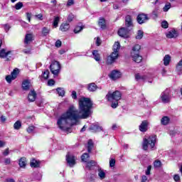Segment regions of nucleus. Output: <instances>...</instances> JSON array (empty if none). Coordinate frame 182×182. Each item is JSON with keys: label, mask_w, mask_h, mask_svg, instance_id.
<instances>
[{"label": "nucleus", "mask_w": 182, "mask_h": 182, "mask_svg": "<svg viewBox=\"0 0 182 182\" xmlns=\"http://www.w3.org/2000/svg\"><path fill=\"white\" fill-rule=\"evenodd\" d=\"M93 106V102L90 98L85 97L79 100L80 111L71 105L68 110L63 113L58 119L57 125L60 130H66L69 126H75L79 123L80 119H87L92 112L90 109Z\"/></svg>", "instance_id": "obj_1"}, {"label": "nucleus", "mask_w": 182, "mask_h": 182, "mask_svg": "<svg viewBox=\"0 0 182 182\" xmlns=\"http://www.w3.org/2000/svg\"><path fill=\"white\" fill-rule=\"evenodd\" d=\"M157 140V136L156 135H151L148 137L144 138L142 142L143 150H156V141Z\"/></svg>", "instance_id": "obj_2"}, {"label": "nucleus", "mask_w": 182, "mask_h": 182, "mask_svg": "<svg viewBox=\"0 0 182 182\" xmlns=\"http://www.w3.org/2000/svg\"><path fill=\"white\" fill-rule=\"evenodd\" d=\"M141 46L139 44L135 45L132 50L131 56L136 63H140L143 60V57L140 55Z\"/></svg>", "instance_id": "obj_3"}, {"label": "nucleus", "mask_w": 182, "mask_h": 182, "mask_svg": "<svg viewBox=\"0 0 182 182\" xmlns=\"http://www.w3.org/2000/svg\"><path fill=\"white\" fill-rule=\"evenodd\" d=\"M60 63L58 61H52L50 65V70L54 76H58L60 73Z\"/></svg>", "instance_id": "obj_4"}, {"label": "nucleus", "mask_w": 182, "mask_h": 182, "mask_svg": "<svg viewBox=\"0 0 182 182\" xmlns=\"http://www.w3.org/2000/svg\"><path fill=\"white\" fill-rule=\"evenodd\" d=\"M108 102H113V100L118 101L122 99V92L120 91H115L113 93L108 92L106 95Z\"/></svg>", "instance_id": "obj_5"}, {"label": "nucleus", "mask_w": 182, "mask_h": 182, "mask_svg": "<svg viewBox=\"0 0 182 182\" xmlns=\"http://www.w3.org/2000/svg\"><path fill=\"white\" fill-rule=\"evenodd\" d=\"M171 97L170 96V90L166 89L161 94V100L162 103H168Z\"/></svg>", "instance_id": "obj_6"}, {"label": "nucleus", "mask_w": 182, "mask_h": 182, "mask_svg": "<svg viewBox=\"0 0 182 182\" xmlns=\"http://www.w3.org/2000/svg\"><path fill=\"white\" fill-rule=\"evenodd\" d=\"M19 74V69L15 68L11 75H9L6 77V80L8 83H11L12 80H15V78L18 77Z\"/></svg>", "instance_id": "obj_7"}, {"label": "nucleus", "mask_w": 182, "mask_h": 182, "mask_svg": "<svg viewBox=\"0 0 182 182\" xmlns=\"http://www.w3.org/2000/svg\"><path fill=\"white\" fill-rule=\"evenodd\" d=\"M66 161L69 167H75V165L76 164V157L68 154L66 155Z\"/></svg>", "instance_id": "obj_8"}, {"label": "nucleus", "mask_w": 182, "mask_h": 182, "mask_svg": "<svg viewBox=\"0 0 182 182\" xmlns=\"http://www.w3.org/2000/svg\"><path fill=\"white\" fill-rule=\"evenodd\" d=\"M12 56V51L6 50V49L3 48L0 50V58L1 59H5L6 58L7 60H9V58Z\"/></svg>", "instance_id": "obj_9"}, {"label": "nucleus", "mask_w": 182, "mask_h": 182, "mask_svg": "<svg viewBox=\"0 0 182 182\" xmlns=\"http://www.w3.org/2000/svg\"><path fill=\"white\" fill-rule=\"evenodd\" d=\"M117 58H119V53H116V51H113L110 54V55H109L107 58V63L109 65H112V63H113V62H114V60H116Z\"/></svg>", "instance_id": "obj_10"}, {"label": "nucleus", "mask_w": 182, "mask_h": 182, "mask_svg": "<svg viewBox=\"0 0 182 182\" xmlns=\"http://www.w3.org/2000/svg\"><path fill=\"white\" fill-rule=\"evenodd\" d=\"M148 19L149 17L147 16V14H140L137 16V22L139 23V25L145 23V22H147Z\"/></svg>", "instance_id": "obj_11"}, {"label": "nucleus", "mask_w": 182, "mask_h": 182, "mask_svg": "<svg viewBox=\"0 0 182 182\" xmlns=\"http://www.w3.org/2000/svg\"><path fill=\"white\" fill-rule=\"evenodd\" d=\"M90 130L92 133H97V132H103V127H100L99 123H95L90 127Z\"/></svg>", "instance_id": "obj_12"}, {"label": "nucleus", "mask_w": 182, "mask_h": 182, "mask_svg": "<svg viewBox=\"0 0 182 182\" xmlns=\"http://www.w3.org/2000/svg\"><path fill=\"white\" fill-rule=\"evenodd\" d=\"M130 30L127 28H122L118 31V35L121 36V38H129V32Z\"/></svg>", "instance_id": "obj_13"}, {"label": "nucleus", "mask_w": 182, "mask_h": 182, "mask_svg": "<svg viewBox=\"0 0 182 182\" xmlns=\"http://www.w3.org/2000/svg\"><path fill=\"white\" fill-rule=\"evenodd\" d=\"M148 129H149V122L147 120L142 121L141 124L139 125L140 132H142V133H144Z\"/></svg>", "instance_id": "obj_14"}, {"label": "nucleus", "mask_w": 182, "mask_h": 182, "mask_svg": "<svg viewBox=\"0 0 182 182\" xmlns=\"http://www.w3.org/2000/svg\"><path fill=\"white\" fill-rule=\"evenodd\" d=\"M166 38L168 39H172V38H177L178 36V33L177 31L172 29L169 31H168L166 34Z\"/></svg>", "instance_id": "obj_15"}, {"label": "nucleus", "mask_w": 182, "mask_h": 182, "mask_svg": "<svg viewBox=\"0 0 182 182\" xmlns=\"http://www.w3.org/2000/svg\"><path fill=\"white\" fill-rule=\"evenodd\" d=\"M121 77H122V73L117 70L112 71L109 75V77L112 80H117V79H119Z\"/></svg>", "instance_id": "obj_16"}, {"label": "nucleus", "mask_w": 182, "mask_h": 182, "mask_svg": "<svg viewBox=\"0 0 182 182\" xmlns=\"http://www.w3.org/2000/svg\"><path fill=\"white\" fill-rule=\"evenodd\" d=\"M30 166L33 168H38L41 167V161H38L35 159H32L30 161Z\"/></svg>", "instance_id": "obj_17"}, {"label": "nucleus", "mask_w": 182, "mask_h": 182, "mask_svg": "<svg viewBox=\"0 0 182 182\" xmlns=\"http://www.w3.org/2000/svg\"><path fill=\"white\" fill-rule=\"evenodd\" d=\"M22 88L23 90H29L31 89V81L25 80L22 82Z\"/></svg>", "instance_id": "obj_18"}, {"label": "nucleus", "mask_w": 182, "mask_h": 182, "mask_svg": "<svg viewBox=\"0 0 182 182\" xmlns=\"http://www.w3.org/2000/svg\"><path fill=\"white\" fill-rule=\"evenodd\" d=\"M125 26H127V28H130L133 26V21L132 20V16L129 15L125 17Z\"/></svg>", "instance_id": "obj_19"}, {"label": "nucleus", "mask_w": 182, "mask_h": 182, "mask_svg": "<svg viewBox=\"0 0 182 182\" xmlns=\"http://www.w3.org/2000/svg\"><path fill=\"white\" fill-rule=\"evenodd\" d=\"M135 79L137 82H144L147 79V76L138 73L135 75Z\"/></svg>", "instance_id": "obj_20"}, {"label": "nucleus", "mask_w": 182, "mask_h": 182, "mask_svg": "<svg viewBox=\"0 0 182 182\" xmlns=\"http://www.w3.org/2000/svg\"><path fill=\"white\" fill-rule=\"evenodd\" d=\"M70 28V26L68 23H63L60 26V31L62 32H67V31H69V28Z\"/></svg>", "instance_id": "obj_21"}, {"label": "nucleus", "mask_w": 182, "mask_h": 182, "mask_svg": "<svg viewBox=\"0 0 182 182\" xmlns=\"http://www.w3.org/2000/svg\"><path fill=\"white\" fill-rule=\"evenodd\" d=\"M36 100V92L34 90H31L28 94L29 102H35Z\"/></svg>", "instance_id": "obj_22"}, {"label": "nucleus", "mask_w": 182, "mask_h": 182, "mask_svg": "<svg viewBox=\"0 0 182 182\" xmlns=\"http://www.w3.org/2000/svg\"><path fill=\"white\" fill-rule=\"evenodd\" d=\"M33 39V36L32 34L31 33L26 34L24 40V43H26V45H29V43L32 42Z\"/></svg>", "instance_id": "obj_23"}, {"label": "nucleus", "mask_w": 182, "mask_h": 182, "mask_svg": "<svg viewBox=\"0 0 182 182\" xmlns=\"http://www.w3.org/2000/svg\"><path fill=\"white\" fill-rule=\"evenodd\" d=\"M98 25L101 29H106V20L103 17L100 18Z\"/></svg>", "instance_id": "obj_24"}, {"label": "nucleus", "mask_w": 182, "mask_h": 182, "mask_svg": "<svg viewBox=\"0 0 182 182\" xmlns=\"http://www.w3.org/2000/svg\"><path fill=\"white\" fill-rule=\"evenodd\" d=\"M41 33L43 36H48L50 33V28L44 26L41 29Z\"/></svg>", "instance_id": "obj_25"}, {"label": "nucleus", "mask_w": 182, "mask_h": 182, "mask_svg": "<svg viewBox=\"0 0 182 182\" xmlns=\"http://www.w3.org/2000/svg\"><path fill=\"white\" fill-rule=\"evenodd\" d=\"M98 176L100 180H105V178H106V173L102 168H98Z\"/></svg>", "instance_id": "obj_26"}, {"label": "nucleus", "mask_w": 182, "mask_h": 182, "mask_svg": "<svg viewBox=\"0 0 182 182\" xmlns=\"http://www.w3.org/2000/svg\"><path fill=\"white\" fill-rule=\"evenodd\" d=\"M97 90V85L95 83H90L87 85V90L89 92H96Z\"/></svg>", "instance_id": "obj_27"}, {"label": "nucleus", "mask_w": 182, "mask_h": 182, "mask_svg": "<svg viewBox=\"0 0 182 182\" xmlns=\"http://www.w3.org/2000/svg\"><path fill=\"white\" fill-rule=\"evenodd\" d=\"M171 60V57L169 55H166L164 58V65H165V66H168V65H170Z\"/></svg>", "instance_id": "obj_28"}, {"label": "nucleus", "mask_w": 182, "mask_h": 182, "mask_svg": "<svg viewBox=\"0 0 182 182\" xmlns=\"http://www.w3.org/2000/svg\"><path fill=\"white\" fill-rule=\"evenodd\" d=\"M92 55L94 56V59L96 60V62L100 61V54L99 53V51L93 50Z\"/></svg>", "instance_id": "obj_29"}, {"label": "nucleus", "mask_w": 182, "mask_h": 182, "mask_svg": "<svg viewBox=\"0 0 182 182\" xmlns=\"http://www.w3.org/2000/svg\"><path fill=\"white\" fill-rule=\"evenodd\" d=\"M96 164H97V163H96V161L92 160L90 162L87 163L86 168H88V170H92V168L95 167V166H96Z\"/></svg>", "instance_id": "obj_30"}, {"label": "nucleus", "mask_w": 182, "mask_h": 182, "mask_svg": "<svg viewBox=\"0 0 182 182\" xmlns=\"http://www.w3.org/2000/svg\"><path fill=\"white\" fill-rule=\"evenodd\" d=\"M169 122H170V118H168V117H164L161 119V123L164 126H167V124H168Z\"/></svg>", "instance_id": "obj_31"}, {"label": "nucleus", "mask_w": 182, "mask_h": 182, "mask_svg": "<svg viewBox=\"0 0 182 182\" xmlns=\"http://www.w3.org/2000/svg\"><path fill=\"white\" fill-rule=\"evenodd\" d=\"M18 166L20 167L23 168L26 166V159L25 158H21L18 161Z\"/></svg>", "instance_id": "obj_32"}, {"label": "nucleus", "mask_w": 182, "mask_h": 182, "mask_svg": "<svg viewBox=\"0 0 182 182\" xmlns=\"http://www.w3.org/2000/svg\"><path fill=\"white\" fill-rule=\"evenodd\" d=\"M60 21V18L59 16L54 17V20H53V27L54 28H58Z\"/></svg>", "instance_id": "obj_33"}, {"label": "nucleus", "mask_w": 182, "mask_h": 182, "mask_svg": "<svg viewBox=\"0 0 182 182\" xmlns=\"http://www.w3.org/2000/svg\"><path fill=\"white\" fill-rule=\"evenodd\" d=\"M113 50L114 52H116L117 53H119V50H120V43L115 42L113 46Z\"/></svg>", "instance_id": "obj_34"}, {"label": "nucleus", "mask_w": 182, "mask_h": 182, "mask_svg": "<svg viewBox=\"0 0 182 182\" xmlns=\"http://www.w3.org/2000/svg\"><path fill=\"white\" fill-rule=\"evenodd\" d=\"M21 127H22V122H21V121H17L14 123V129L15 130H19V129H21Z\"/></svg>", "instance_id": "obj_35"}, {"label": "nucleus", "mask_w": 182, "mask_h": 182, "mask_svg": "<svg viewBox=\"0 0 182 182\" xmlns=\"http://www.w3.org/2000/svg\"><path fill=\"white\" fill-rule=\"evenodd\" d=\"M92 149H93V141H92V139H90L87 143L88 153H90L92 151Z\"/></svg>", "instance_id": "obj_36"}, {"label": "nucleus", "mask_w": 182, "mask_h": 182, "mask_svg": "<svg viewBox=\"0 0 182 182\" xmlns=\"http://www.w3.org/2000/svg\"><path fill=\"white\" fill-rule=\"evenodd\" d=\"M81 160L82 161H84L85 163H86V161L89 160V154L87 153L83 154L81 156Z\"/></svg>", "instance_id": "obj_37"}, {"label": "nucleus", "mask_w": 182, "mask_h": 182, "mask_svg": "<svg viewBox=\"0 0 182 182\" xmlns=\"http://www.w3.org/2000/svg\"><path fill=\"white\" fill-rule=\"evenodd\" d=\"M57 92L58 93V95L61 96V97H63V96H65V90L63 88H57Z\"/></svg>", "instance_id": "obj_38"}, {"label": "nucleus", "mask_w": 182, "mask_h": 182, "mask_svg": "<svg viewBox=\"0 0 182 182\" xmlns=\"http://www.w3.org/2000/svg\"><path fill=\"white\" fill-rule=\"evenodd\" d=\"M170 8H171V4H170L168 2L166 3L163 8L164 12H168V9H170Z\"/></svg>", "instance_id": "obj_39"}, {"label": "nucleus", "mask_w": 182, "mask_h": 182, "mask_svg": "<svg viewBox=\"0 0 182 182\" xmlns=\"http://www.w3.org/2000/svg\"><path fill=\"white\" fill-rule=\"evenodd\" d=\"M154 167H155V168H159V167H161V161L156 160L154 162Z\"/></svg>", "instance_id": "obj_40"}, {"label": "nucleus", "mask_w": 182, "mask_h": 182, "mask_svg": "<svg viewBox=\"0 0 182 182\" xmlns=\"http://www.w3.org/2000/svg\"><path fill=\"white\" fill-rule=\"evenodd\" d=\"M144 32L141 30H139L136 36V39H141L143 38Z\"/></svg>", "instance_id": "obj_41"}, {"label": "nucleus", "mask_w": 182, "mask_h": 182, "mask_svg": "<svg viewBox=\"0 0 182 182\" xmlns=\"http://www.w3.org/2000/svg\"><path fill=\"white\" fill-rule=\"evenodd\" d=\"M23 7V4L21 1L18 2L15 5V9H16V11H19V9H21Z\"/></svg>", "instance_id": "obj_42"}, {"label": "nucleus", "mask_w": 182, "mask_h": 182, "mask_svg": "<svg viewBox=\"0 0 182 182\" xmlns=\"http://www.w3.org/2000/svg\"><path fill=\"white\" fill-rule=\"evenodd\" d=\"M82 31H83V26H77L74 29L75 33H79L80 32H82Z\"/></svg>", "instance_id": "obj_43"}, {"label": "nucleus", "mask_w": 182, "mask_h": 182, "mask_svg": "<svg viewBox=\"0 0 182 182\" xmlns=\"http://www.w3.org/2000/svg\"><path fill=\"white\" fill-rule=\"evenodd\" d=\"M43 79H49V70H46L43 73Z\"/></svg>", "instance_id": "obj_44"}, {"label": "nucleus", "mask_w": 182, "mask_h": 182, "mask_svg": "<svg viewBox=\"0 0 182 182\" xmlns=\"http://www.w3.org/2000/svg\"><path fill=\"white\" fill-rule=\"evenodd\" d=\"M161 26L164 29H167L168 28V23L166 21H164L161 22Z\"/></svg>", "instance_id": "obj_45"}, {"label": "nucleus", "mask_w": 182, "mask_h": 182, "mask_svg": "<svg viewBox=\"0 0 182 182\" xmlns=\"http://www.w3.org/2000/svg\"><path fill=\"white\" fill-rule=\"evenodd\" d=\"M114 166H116V160L111 159L109 160V167H114Z\"/></svg>", "instance_id": "obj_46"}, {"label": "nucleus", "mask_w": 182, "mask_h": 182, "mask_svg": "<svg viewBox=\"0 0 182 182\" xmlns=\"http://www.w3.org/2000/svg\"><path fill=\"white\" fill-rule=\"evenodd\" d=\"M33 130H35V127L34 126H29L27 128V132L31 134V133H33Z\"/></svg>", "instance_id": "obj_47"}, {"label": "nucleus", "mask_w": 182, "mask_h": 182, "mask_svg": "<svg viewBox=\"0 0 182 182\" xmlns=\"http://www.w3.org/2000/svg\"><path fill=\"white\" fill-rule=\"evenodd\" d=\"M117 106H119V101H115L114 102H112L111 105V107H112V109H116Z\"/></svg>", "instance_id": "obj_48"}, {"label": "nucleus", "mask_w": 182, "mask_h": 182, "mask_svg": "<svg viewBox=\"0 0 182 182\" xmlns=\"http://www.w3.org/2000/svg\"><path fill=\"white\" fill-rule=\"evenodd\" d=\"M4 164H6V166H8L9 164H11V158L4 159Z\"/></svg>", "instance_id": "obj_49"}, {"label": "nucleus", "mask_w": 182, "mask_h": 182, "mask_svg": "<svg viewBox=\"0 0 182 182\" xmlns=\"http://www.w3.org/2000/svg\"><path fill=\"white\" fill-rule=\"evenodd\" d=\"M150 171H151V165H149L147 168H146V176H150Z\"/></svg>", "instance_id": "obj_50"}, {"label": "nucleus", "mask_w": 182, "mask_h": 182, "mask_svg": "<svg viewBox=\"0 0 182 182\" xmlns=\"http://www.w3.org/2000/svg\"><path fill=\"white\" fill-rule=\"evenodd\" d=\"M55 46L56 48H60V47L62 46V41H60V40H58V41L55 42Z\"/></svg>", "instance_id": "obj_51"}, {"label": "nucleus", "mask_w": 182, "mask_h": 182, "mask_svg": "<svg viewBox=\"0 0 182 182\" xmlns=\"http://www.w3.org/2000/svg\"><path fill=\"white\" fill-rule=\"evenodd\" d=\"M173 180L176 182H180V176L178 174H176L173 176Z\"/></svg>", "instance_id": "obj_52"}, {"label": "nucleus", "mask_w": 182, "mask_h": 182, "mask_svg": "<svg viewBox=\"0 0 182 182\" xmlns=\"http://www.w3.org/2000/svg\"><path fill=\"white\" fill-rule=\"evenodd\" d=\"M73 14H69L67 18L68 22H72L73 21Z\"/></svg>", "instance_id": "obj_53"}, {"label": "nucleus", "mask_w": 182, "mask_h": 182, "mask_svg": "<svg viewBox=\"0 0 182 182\" xmlns=\"http://www.w3.org/2000/svg\"><path fill=\"white\" fill-rule=\"evenodd\" d=\"M73 4H75L74 0H68L67 2V6H72V5H73Z\"/></svg>", "instance_id": "obj_54"}, {"label": "nucleus", "mask_w": 182, "mask_h": 182, "mask_svg": "<svg viewBox=\"0 0 182 182\" xmlns=\"http://www.w3.org/2000/svg\"><path fill=\"white\" fill-rule=\"evenodd\" d=\"M48 86H53V85H55V80L52 79L49 80L48 82Z\"/></svg>", "instance_id": "obj_55"}, {"label": "nucleus", "mask_w": 182, "mask_h": 182, "mask_svg": "<svg viewBox=\"0 0 182 182\" xmlns=\"http://www.w3.org/2000/svg\"><path fill=\"white\" fill-rule=\"evenodd\" d=\"M26 18H27L28 22H31V18H32V14L26 13Z\"/></svg>", "instance_id": "obj_56"}, {"label": "nucleus", "mask_w": 182, "mask_h": 182, "mask_svg": "<svg viewBox=\"0 0 182 182\" xmlns=\"http://www.w3.org/2000/svg\"><path fill=\"white\" fill-rule=\"evenodd\" d=\"M36 18H37V19H39L40 21H43V16L42 14H38L35 16Z\"/></svg>", "instance_id": "obj_57"}, {"label": "nucleus", "mask_w": 182, "mask_h": 182, "mask_svg": "<svg viewBox=\"0 0 182 182\" xmlns=\"http://www.w3.org/2000/svg\"><path fill=\"white\" fill-rule=\"evenodd\" d=\"M73 99H77V95L76 94V91H73L71 95Z\"/></svg>", "instance_id": "obj_58"}, {"label": "nucleus", "mask_w": 182, "mask_h": 182, "mask_svg": "<svg viewBox=\"0 0 182 182\" xmlns=\"http://www.w3.org/2000/svg\"><path fill=\"white\" fill-rule=\"evenodd\" d=\"M101 43H102V41H100V38L99 37H97V40H96V45H97V46H100Z\"/></svg>", "instance_id": "obj_59"}, {"label": "nucleus", "mask_w": 182, "mask_h": 182, "mask_svg": "<svg viewBox=\"0 0 182 182\" xmlns=\"http://www.w3.org/2000/svg\"><path fill=\"white\" fill-rule=\"evenodd\" d=\"M9 154V148H7L5 149V151L3 152L4 156H8Z\"/></svg>", "instance_id": "obj_60"}, {"label": "nucleus", "mask_w": 182, "mask_h": 182, "mask_svg": "<svg viewBox=\"0 0 182 182\" xmlns=\"http://www.w3.org/2000/svg\"><path fill=\"white\" fill-rule=\"evenodd\" d=\"M4 182H16L15 179L12 178H6Z\"/></svg>", "instance_id": "obj_61"}, {"label": "nucleus", "mask_w": 182, "mask_h": 182, "mask_svg": "<svg viewBox=\"0 0 182 182\" xmlns=\"http://www.w3.org/2000/svg\"><path fill=\"white\" fill-rule=\"evenodd\" d=\"M159 11V9H155L154 11H153V12H152V14H153V15L156 17V18H157V16H158V15H157V11Z\"/></svg>", "instance_id": "obj_62"}, {"label": "nucleus", "mask_w": 182, "mask_h": 182, "mask_svg": "<svg viewBox=\"0 0 182 182\" xmlns=\"http://www.w3.org/2000/svg\"><path fill=\"white\" fill-rule=\"evenodd\" d=\"M147 181V176H142L141 177V182H146Z\"/></svg>", "instance_id": "obj_63"}, {"label": "nucleus", "mask_w": 182, "mask_h": 182, "mask_svg": "<svg viewBox=\"0 0 182 182\" xmlns=\"http://www.w3.org/2000/svg\"><path fill=\"white\" fill-rule=\"evenodd\" d=\"M6 143L4 141H0V148L4 147L5 146Z\"/></svg>", "instance_id": "obj_64"}]
</instances>
